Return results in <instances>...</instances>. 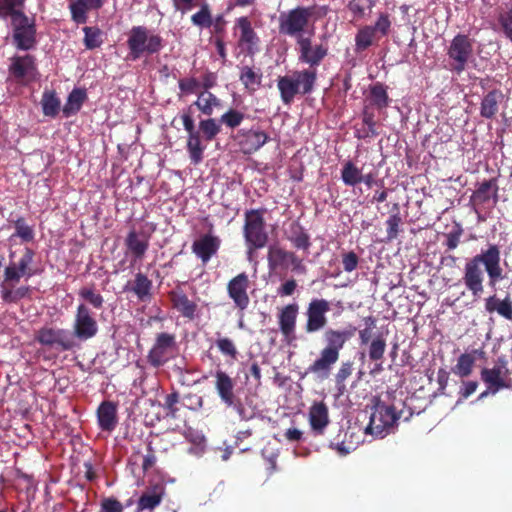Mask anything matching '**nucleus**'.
I'll use <instances>...</instances> for the list:
<instances>
[{
    "label": "nucleus",
    "instance_id": "f257e3e1",
    "mask_svg": "<svg viewBox=\"0 0 512 512\" xmlns=\"http://www.w3.org/2000/svg\"><path fill=\"white\" fill-rule=\"evenodd\" d=\"M500 262V249L495 244H490L486 250H481L479 254L466 261L463 282L466 289L474 297H480L484 290V272L481 266H484L488 275L489 286L495 288L496 284L503 279V269Z\"/></svg>",
    "mask_w": 512,
    "mask_h": 512
},
{
    "label": "nucleus",
    "instance_id": "f03ea898",
    "mask_svg": "<svg viewBox=\"0 0 512 512\" xmlns=\"http://www.w3.org/2000/svg\"><path fill=\"white\" fill-rule=\"evenodd\" d=\"M355 331L353 329H333L327 328L323 333L324 347L319 353V357L308 367L307 372L317 376V378L327 379L333 366L338 362L340 351L351 339Z\"/></svg>",
    "mask_w": 512,
    "mask_h": 512
},
{
    "label": "nucleus",
    "instance_id": "7ed1b4c3",
    "mask_svg": "<svg viewBox=\"0 0 512 512\" xmlns=\"http://www.w3.org/2000/svg\"><path fill=\"white\" fill-rule=\"evenodd\" d=\"M313 8L297 7L280 14L279 31L281 34L296 38V42L301 37L314 34V24L312 21Z\"/></svg>",
    "mask_w": 512,
    "mask_h": 512
},
{
    "label": "nucleus",
    "instance_id": "20e7f679",
    "mask_svg": "<svg viewBox=\"0 0 512 512\" xmlns=\"http://www.w3.org/2000/svg\"><path fill=\"white\" fill-rule=\"evenodd\" d=\"M317 72L315 69H304L294 71L290 75L281 76L277 80V87L280 91L281 100L289 105L298 94H309L312 92L316 82Z\"/></svg>",
    "mask_w": 512,
    "mask_h": 512
},
{
    "label": "nucleus",
    "instance_id": "39448f33",
    "mask_svg": "<svg viewBox=\"0 0 512 512\" xmlns=\"http://www.w3.org/2000/svg\"><path fill=\"white\" fill-rule=\"evenodd\" d=\"M163 38L145 26H133L127 39L129 57L137 60L144 55L159 53L163 48Z\"/></svg>",
    "mask_w": 512,
    "mask_h": 512
},
{
    "label": "nucleus",
    "instance_id": "423d86ee",
    "mask_svg": "<svg viewBox=\"0 0 512 512\" xmlns=\"http://www.w3.org/2000/svg\"><path fill=\"white\" fill-rule=\"evenodd\" d=\"M399 418L400 416L396 413L393 406L378 402L373 408L365 432L375 438L382 439L394 432Z\"/></svg>",
    "mask_w": 512,
    "mask_h": 512
},
{
    "label": "nucleus",
    "instance_id": "0eeeda50",
    "mask_svg": "<svg viewBox=\"0 0 512 512\" xmlns=\"http://www.w3.org/2000/svg\"><path fill=\"white\" fill-rule=\"evenodd\" d=\"M193 112V105H189L182 110L180 119L182 120L184 130L187 132L186 148L189 158L193 164L197 165L202 162L207 145L202 143L200 132H196Z\"/></svg>",
    "mask_w": 512,
    "mask_h": 512
},
{
    "label": "nucleus",
    "instance_id": "6e6552de",
    "mask_svg": "<svg viewBox=\"0 0 512 512\" xmlns=\"http://www.w3.org/2000/svg\"><path fill=\"white\" fill-rule=\"evenodd\" d=\"M447 55L451 70L462 73L473 57V41L464 34H457L450 42Z\"/></svg>",
    "mask_w": 512,
    "mask_h": 512
},
{
    "label": "nucleus",
    "instance_id": "1a4fd4ad",
    "mask_svg": "<svg viewBox=\"0 0 512 512\" xmlns=\"http://www.w3.org/2000/svg\"><path fill=\"white\" fill-rule=\"evenodd\" d=\"M330 303L323 298H313L306 309V323L304 326L307 334L316 333L324 329L328 323L327 313L330 311Z\"/></svg>",
    "mask_w": 512,
    "mask_h": 512
},
{
    "label": "nucleus",
    "instance_id": "9d476101",
    "mask_svg": "<svg viewBox=\"0 0 512 512\" xmlns=\"http://www.w3.org/2000/svg\"><path fill=\"white\" fill-rule=\"evenodd\" d=\"M97 333L98 323L93 312L85 303H80L74 317L73 335L79 340L85 341L93 338Z\"/></svg>",
    "mask_w": 512,
    "mask_h": 512
},
{
    "label": "nucleus",
    "instance_id": "9b49d317",
    "mask_svg": "<svg viewBox=\"0 0 512 512\" xmlns=\"http://www.w3.org/2000/svg\"><path fill=\"white\" fill-rule=\"evenodd\" d=\"M177 344L175 336L168 333L157 335L147 359L153 367H160L167 363L175 354Z\"/></svg>",
    "mask_w": 512,
    "mask_h": 512
},
{
    "label": "nucleus",
    "instance_id": "f8f14e48",
    "mask_svg": "<svg viewBox=\"0 0 512 512\" xmlns=\"http://www.w3.org/2000/svg\"><path fill=\"white\" fill-rule=\"evenodd\" d=\"M244 236L246 242L253 248H262L267 242V233L264 229V219L257 210L247 211L245 214Z\"/></svg>",
    "mask_w": 512,
    "mask_h": 512
},
{
    "label": "nucleus",
    "instance_id": "ddd939ff",
    "mask_svg": "<svg viewBox=\"0 0 512 512\" xmlns=\"http://www.w3.org/2000/svg\"><path fill=\"white\" fill-rule=\"evenodd\" d=\"M512 371L505 361L499 360L492 368H484L481 371V379L492 394L503 388L512 386Z\"/></svg>",
    "mask_w": 512,
    "mask_h": 512
},
{
    "label": "nucleus",
    "instance_id": "4468645a",
    "mask_svg": "<svg viewBox=\"0 0 512 512\" xmlns=\"http://www.w3.org/2000/svg\"><path fill=\"white\" fill-rule=\"evenodd\" d=\"M250 287L251 281L245 272L239 273L227 283V294L239 312H244L250 304Z\"/></svg>",
    "mask_w": 512,
    "mask_h": 512
},
{
    "label": "nucleus",
    "instance_id": "2eb2a0df",
    "mask_svg": "<svg viewBox=\"0 0 512 512\" xmlns=\"http://www.w3.org/2000/svg\"><path fill=\"white\" fill-rule=\"evenodd\" d=\"M312 35L301 37L296 42L298 46V60L310 66V69L318 66L328 53V47L322 43L313 44Z\"/></svg>",
    "mask_w": 512,
    "mask_h": 512
},
{
    "label": "nucleus",
    "instance_id": "dca6fc26",
    "mask_svg": "<svg viewBox=\"0 0 512 512\" xmlns=\"http://www.w3.org/2000/svg\"><path fill=\"white\" fill-rule=\"evenodd\" d=\"M14 27L13 39L18 49L29 50L35 44V28L23 13L14 14L12 19Z\"/></svg>",
    "mask_w": 512,
    "mask_h": 512
},
{
    "label": "nucleus",
    "instance_id": "f3484780",
    "mask_svg": "<svg viewBox=\"0 0 512 512\" xmlns=\"http://www.w3.org/2000/svg\"><path fill=\"white\" fill-rule=\"evenodd\" d=\"M234 29L239 32L237 45L241 52L249 56L258 52L260 40L247 17L237 18Z\"/></svg>",
    "mask_w": 512,
    "mask_h": 512
},
{
    "label": "nucleus",
    "instance_id": "a211bd4d",
    "mask_svg": "<svg viewBox=\"0 0 512 512\" xmlns=\"http://www.w3.org/2000/svg\"><path fill=\"white\" fill-rule=\"evenodd\" d=\"M36 340L44 346L57 347L64 351L74 346L73 336L61 328L43 327L37 331Z\"/></svg>",
    "mask_w": 512,
    "mask_h": 512
},
{
    "label": "nucleus",
    "instance_id": "6ab92c4d",
    "mask_svg": "<svg viewBox=\"0 0 512 512\" xmlns=\"http://www.w3.org/2000/svg\"><path fill=\"white\" fill-rule=\"evenodd\" d=\"M269 265L272 268H289L297 272H304L305 266L294 253L279 247H271L268 252Z\"/></svg>",
    "mask_w": 512,
    "mask_h": 512
},
{
    "label": "nucleus",
    "instance_id": "aec40b11",
    "mask_svg": "<svg viewBox=\"0 0 512 512\" xmlns=\"http://www.w3.org/2000/svg\"><path fill=\"white\" fill-rule=\"evenodd\" d=\"M239 146L243 153L252 154L263 147L269 140V136L260 129H242L238 132Z\"/></svg>",
    "mask_w": 512,
    "mask_h": 512
},
{
    "label": "nucleus",
    "instance_id": "412c9836",
    "mask_svg": "<svg viewBox=\"0 0 512 512\" xmlns=\"http://www.w3.org/2000/svg\"><path fill=\"white\" fill-rule=\"evenodd\" d=\"M308 420L313 433L322 435L330 422L328 406L323 401L314 402L309 408Z\"/></svg>",
    "mask_w": 512,
    "mask_h": 512
},
{
    "label": "nucleus",
    "instance_id": "4be33fe9",
    "mask_svg": "<svg viewBox=\"0 0 512 512\" xmlns=\"http://www.w3.org/2000/svg\"><path fill=\"white\" fill-rule=\"evenodd\" d=\"M298 312L299 306L297 303L288 304L279 312V329L287 339L294 337Z\"/></svg>",
    "mask_w": 512,
    "mask_h": 512
},
{
    "label": "nucleus",
    "instance_id": "5701e85b",
    "mask_svg": "<svg viewBox=\"0 0 512 512\" xmlns=\"http://www.w3.org/2000/svg\"><path fill=\"white\" fill-rule=\"evenodd\" d=\"M97 422L102 431L112 432L118 424L117 405L103 401L97 409Z\"/></svg>",
    "mask_w": 512,
    "mask_h": 512
},
{
    "label": "nucleus",
    "instance_id": "b1692460",
    "mask_svg": "<svg viewBox=\"0 0 512 512\" xmlns=\"http://www.w3.org/2000/svg\"><path fill=\"white\" fill-rule=\"evenodd\" d=\"M220 246L218 237L212 235H204L198 240L194 241L192 251L198 258L201 259L203 264H206L213 255L216 254Z\"/></svg>",
    "mask_w": 512,
    "mask_h": 512
},
{
    "label": "nucleus",
    "instance_id": "393cba45",
    "mask_svg": "<svg viewBox=\"0 0 512 512\" xmlns=\"http://www.w3.org/2000/svg\"><path fill=\"white\" fill-rule=\"evenodd\" d=\"M104 4L103 0H75L70 2L69 9L72 20L77 24L87 22V13L91 10H98Z\"/></svg>",
    "mask_w": 512,
    "mask_h": 512
},
{
    "label": "nucleus",
    "instance_id": "a878e982",
    "mask_svg": "<svg viewBox=\"0 0 512 512\" xmlns=\"http://www.w3.org/2000/svg\"><path fill=\"white\" fill-rule=\"evenodd\" d=\"M215 377V388L217 393L226 405H231L234 403V386L235 383L233 379L224 371L217 370L214 374Z\"/></svg>",
    "mask_w": 512,
    "mask_h": 512
},
{
    "label": "nucleus",
    "instance_id": "bb28decb",
    "mask_svg": "<svg viewBox=\"0 0 512 512\" xmlns=\"http://www.w3.org/2000/svg\"><path fill=\"white\" fill-rule=\"evenodd\" d=\"M498 186L496 179H490L483 181L479 184L477 189L471 196V202L474 207H482L491 200L492 197H496Z\"/></svg>",
    "mask_w": 512,
    "mask_h": 512
},
{
    "label": "nucleus",
    "instance_id": "cd10ccee",
    "mask_svg": "<svg viewBox=\"0 0 512 512\" xmlns=\"http://www.w3.org/2000/svg\"><path fill=\"white\" fill-rule=\"evenodd\" d=\"M16 282H11L3 279L0 283L1 299L6 303H16L22 298L26 297L30 291L28 286L17 287Z\"/></svg>",
    "mask_w": 512,
    "mask_h": 512
},
{
    "label": "nucleus",
    "instance_id": "c85d7f7f",
    "mask_svg": "<svg viewBox=\"0 0 512 512\" xmlns=\"http://www.w3.org/2000/svg\"><path fill=\"white\" fill-rule=\"evenodd\" d=\"M10 73L18 79L33 75L35 71L34 58L30 55L16 56L11 60Z\"/></svg>",
    "mask_w": 512,
    "mask_h": 512
},
{
    "label": "nucleus",
    "instance_id": "c756f323",
    "mask_svg": "<svg viewBox=\"0 0 512 512\" xmlns=\"http://www.w3.org/2000/svg\"><path fill=\"white\" fill-rule=\"evenodd\" d=\"M504 95L500 90H492L488 92L481 101L480 115L486 119H492L498 112L499 103L503 100Z\"/></svg>",
    "mask_w": 512,
    "mask_h": 512
},
{
    "label": "nucleus",
    "instance_id": "7c9ffc66",
    "mask_svg": "<svg viewBox=\"0 0 512 512\" xmlns=\"http://www.w3.org/2000/svg\"><path fill=\"white\" fill-rule=\"evenodd\" d=\"M485 310L488 313L496 312L507 320H512V300L509 296L501 300L496 295L485 299Z\"/></svg>",
    "mask_w": 512,
    "mask_h": 512
},
{
    "label": "nucleus",
    "instance_id": "2f4dec72",
    "mask_svg": "<svg viewBox=\"0 0 512 512\" xmlns=\"http://www.w3.org/2000/svg\"><path fill=\"white\" fill-rule=\"evenodd\" d=\"M125 244L128 250L136 259H142L148 250L149 239L145 235L137 233L135 230H131L125 240Z\"/></svg>",
    "mask_w": 512,
    "mask_h": 512
},
{
    "label": "nucleus",
    "instance_id": "473e14b6",
    "mask_svg": "<svg viewBox=\"0 0 512 512\" xmlns=\"http://www.w3.org/2000/svg\"><path fill=\"white\" fill-rule=\"evenodd\" d=\"M192 105L208 117L214 113L216 108L221 106V101L210 91L204 90L198 94L196 101Z\"/></svg>",
    "mask_w": 512,
    "mask_h": 512
},
{
    "label": "nucleus",
    "instance_id": "72a5a7b5",
    "mask_svg": "<svg viewBox=\"0 0 512 512\" xmlns=\"http://www.w3.org/2000/svg\"><path fill=\"white\" fill-rule=\"evenodd\" d=\"M86 98H87V94L84 89H80V88L73 89L69 93L66 103L62 109L63 115L65 117H71V116L77 114L80 111Z\"/></svg>",
    "mask_w": 512,
    "mask_h": 512
},
{
    "label": "nucleus",
    "instance_id": "f704fd0d",
    "mask_svg": "<svg viewBox=\"0 0 512 512\" xmlns=\"http://www.w3.org/2000/svg\"><path fill=\"white\" fill-rule=\"evenodd\" d=\"M196 132H200L202 143L206 144L205 142L212 141L221 132V123L217 119L208 116L199 121Z\"/></svg>",
    "mask_w": 512,
    "mask_h": 512
},
{
    "label": "nucleus",
    "instance_id": "c9c22d12",
    "mask_svg": "<svg viewBox=\"0 0 512 512\" xmlns=\"http://www.w3.org/2000/svg\"><path fill=\"white\" fill-rule=\"evenodd\" d=\"M152 281L143 273L135 275L131 290L140 301H147L151 297Z\"/></svg>",
    "mask_w": 512,
    "mask_h": 512
},
{
    "label": "nucleus",
    "instance_id": "e433bc0d",
    "mask_svg": "<svg viewBox=\"0 0 512 512\" xmlns=\"http://www.w3.org/2000/svg\"><path fill=\"white\" fill-rule=\"evenodd\" d=\"M380 37L373 30L371 25H366L358 30L355 36V46L357 51H364L370 47L374 41L379 40Z\"/></svg>",
    "mask_w": 512,
    "mask_h": 512
},
{
    "label": "nucleus",
    "instance_id": "4c0bfd02",
    "mask_svg": "<svg viewBox=\"0 0 512 512\" xmlns=\"http://www.w3.org/2000/svg\"><path fill=\"white\" fill-rule=\"evenodd\" d=\"M163 498V488L155 487L152 491L143 493L138 500V511L152 510L157 507Z\"/></svg>",
    "mask_w": 512,
    "mask_h": 512
},
{
    "label": "nucleus",
    "instance_id": "58836bf2",
    "mask_svg": "<svg viewBox=\"0 0 512 512\" xmlns=\"http://www.w3.org/2000/svg\"><path fill=\"white\" fill-rule=\"evenodd\" d=\"M15 232L11 235L10 240L19 238L22 242H32L35 238L33 226L29 225L23 217H18L13 221Z\"/></svg>",
    "mask_w": 512,
    "mask_h": 512
},
{
    "label": "nucleus",
    "instance_id": "ea45409f",
    "mask_svg": "<svg viewBox=\"0 0 512 512\" xmlns=\"http://www.w3.org/2000/svg\"><path fill=\"white\" fill-rule=\"evenodd\" d=\"M261 78V73L249 66H243L240 69L239 79L244 87L251 92H254L260 86Z\"/></svg>",
    "mask_w": 512,
    "mask_h": 512
},
{
    "label": "nucleus",
    "instance_id": "a19ab883",
    "mask_svg": "<svg viewBox=\"0 0 512 512\" xmlns=\"http://www.w3.org/2000/svg\"><path fill=\"white\" fill-rule=\"evenodd\" d=\"M174 307L187 318L192 319L195 316L196 304L192 302L185 294L175 293L172 295Z\"/></svg>",
    "mask_w": 512,
    "mask_h": 512
},
{
    "label": "nucleus",
    "instance_id": "79ce46f5",
    "mask_svg": "<svg viewBox=\"0 0 512 512\" xmlns=\"http://www.w3.org/2000/svg\"><path fill=\"white\" fill-rule=\"evenodd\" d=\"M41 105L43 114L54 118L59 113L61 102L54 91H45L41 99Z\"/></svg>",
    "mask_w": 512,
    "mask_h": 512
},
{
    "label": "nucleus",
    "instance_id": "37998d69",
    "mask_svg": "<svg viewBox=\"0 0 512 512\" xmlns=\"http://www.w3.org/2000/svg\"><path fill=\"white\" fill-rule=\"evenodd\" d=\"M362 171L353 162L344 163L341 170V179L347 186H356L361 183Z\"/></svg>",
    "mask_w": 512,
    "mask_h": 512
},
{
    "label": "nucleus",
    "instance_id": "c03bdc74",
    "mask_svg": "<svg viewBox=\"0 0 512 512\" xmlns=\"http://www.w3.org/2000/svg\"><path fill=\"white\" fill-rule=\"evenodd\" d=\"M78 295L95 309H101L103 307L104 298L93 286L82 287Z\"/></svg>",
    "mask_w": 512,
    "mask_h": 512
},
{
    "label": "nucleus",
    "instance_id": "a18cd8bd",
    "mask_svg": "<svg viewBox=\"0 0 512 512\" xmlns=\"http://www.w3.org/2000/svg\"><path fill=\"white\" fill-rule=\"evenodd\" d=\"M371 102L378 108H384L388 106L389 97L386 87L382 83H375L370 87Z\"/></svg>",
    "mask_w": 512,
    "mask_h": 512
},
{
    "label": "nucleus",
    "instance_id": "49530a36",
    "mask_svg": "<svg viewBox=\"0 0 512 512\" xmlns=\"http://www.w3.org/2000/svg\"><path fill=\"white\" fill-rule=\"evenodd\" d=\"M475 359L470 354H461L457 360L453 372L460 377H467L471 374Z\"/></svg>",
    "mask_w": 512,
    "mask_h": 512
},
{
    "label": "nucleus",
    "instance_id": "de8ad7c7",
    "mask_svg": "<svg viewBox=\"0 0 512 512\" xmlns=\"http://www.w3.org/2000/svg\"><path fill=\"white\" fill-rule=\"evenodd\" d=\"M191 22L201 29L211 27L213 21L209 6L203 4L200 10L192 15Z\"/></svg>",
    "mask_w": 512,
    "mask_h": 512
},
{
    "label": "nucleus",
    "instance_id": "09e8293b",
    "mask_svg": "<svg viewBox=\"0 0 512 512\" xmlns=\"http://www.w3.org/2000/svg\"><path fill=\"white\" fill-rule=\"evenodd\" d=\"M216 346L220 353L233 360L237 359L238 351L235 343L228 337L218 336L216 339Z\"/></svg>",
    "mask_w": 512,
    "mask_h": 512
},
{
    "label": "nucleus",
    "instance_id": "8fccbe9b",
    "mask_svg": "<svg viewBox=\"0 0 512 512\" xmlns=\"http://www.w3.org/2000/svg\"><path fill=\"white\" fill-rule=\"evenodd\" d=\"M84 44L87 49H95L102 44V32L96 27H84Z\"/></svg>",
    "mask_w": 512,
    "mask_h": 512
},
{
    "label": "nucleus",
    "instance_id": "3c124183",
    "mask_svg": "<svg viewBox=\"0 0 512 512\" xmlns=\"http://www.w3.org/2000/svg\"><path fill=\"white\" fill-rule=\"evenodd\" d=\"M24 0H0V18L11 16L14 19V14L22 13L18 8L23 6Z\"/></svg>",
    "mask_w": 512,
    "mask_h": 512
},
{
    "label": "nucleus",
    "instance_id": "603ef678",
    "mask_svg": "<svg viewBox=\"0 0 512 512\" xmlns=\"http://www.w3.org/2000/svg\"><path fill=\"white\" fill-rule=\"evenodd\" d=\"M244 114L238 110L230 109L220 117L219 121L228 128L234 129L241 125L244 120Z\"/></svg>",
    "mask_w": 512,
    "mask_h": 512
},
{
    "label": "nucleus",
    "instance_id": "864d4df0",
    "mask_svg": "<svg viewBox=\"0 0 512 512\" xmlns=\"http://www.w3.org/2000/svg\"><path fill=\"white\" fill-rule=\"evenodd\" d=\"M386 350V341L383 337L374 338L369 345V358L372 361H379L383 358Z\"/></svg>",
    "mask_w": 512,
    "mask_h": 512
},
{
    "label": "nucleus",
    "instance_id": "5fc2aeb1",
    "mask_svg": "<svg viewBox=\"0 0 512 512\" xmlns=\"http://www.w3.org/2000/svg\"><path fill=\"white\" fill-rule=\"evenodd\" d=\"M34 251L31 248L26 247L24 249L22 257L19 259L18 263H16V268L26 275L27 278L33 275V272L30 270V265L34 259Z\"/></svg>",
    "mask_w": 512,
    "mask_h": 512
},
{
    "label": "nucleus",
    "instance_id": "6e6d98bb",
    "mask_svg": "<svg viewBox=\"0 0 512 512\" xmlns=\"http://www.w3.org/2000/svg\"><path fill=\"white\" fill-rule=\"evenodd\" d=\"M371 26L380 38L386 36L391 28V20L389 15L386 13H381L375 24Z\"/></svg>",
    "mask_w": 512,
    "mask_h": 512
},
{
    "label": "nucleus",
    "instance_id": "4d7b16f0",
    "mask_svg": "<svg viewBox=\"0 0 512 512\" xmlns=\"http://www.w3.org/2000/svg\"><path fill=\"white\" fill-rule=\"evenodd\" d=\"M178 87L182 94H193L201 88V82L194 77L182 78L178 81Z\"/></svg>",
    "mask_w": 512,
    "mask_h": 512
},
{
    "label": "nucleus",
    "instance_id": "13d9d810",
    "mask_svg": "<svg viewBox=\"0 0 512 512\" xmlns=\"http://www.w3.org/2000/svg\"><path fill=\"white\" fill-rule=\"evenodd\" d=\"M400 223L401 217L398 213L390 215L389 218L387 219V237L389 240H392L397 237Z\"/></svg>",
    "mask_w": 512,
    "mask_h": 512
},
{
    "label": "nucleus",
    "instance_id": "bf43d9fd",
    "mask_svg": "<svg viewBox=\"0 0 512 512\" xmlns=\"http://www.w3.org/2000/svg\"><path fill=\"white\" fill-rule=\"evenodd\" d=\"M185 438L192 442L197 449L203 450V445L205 442V437L203 434L199 433L198 431L193 430L192 428H188L184 431Z\"/></svg>",
    "mask_w": 512,
    "mask_h": 512
},
{
    "label": "nucleus",
    "instance_id": "052dcab7",
    "mask_svg": "<svg viewBox=\"0 0 512 512\" xmlns=\"http://www.w3.org/2000/svg\"><path fill=\"white\" fill-rule=\"evenodd\" d=\"M21 277H26V275L24 273H21L16 268L15 262H10L9 265L5 268L4 279L11 282L19 283Z\"/></svg>",
    "mask_w": 512,
    "mask_h": 512
},
{
    "label": "nucleus",
    "instance_id": "680f3d73",
    "mask_svg": "<svg viewBox=\"0 0 512 512\" xmlns=\"http://www.w3.org/2000/svg\"><path fill=\"white\" fill-rule=\"evenodd\" d=\"M101 512H123V505L116 499L107 498L101 503Z\"/></svg>",
    "mask_w": 512,
    "mask_h": 512
},
{
    "label": "nucleus",
    "instance_id": "e2e57ef3",
    "mask_svg": "<svg viewBox=\"0 0 512 512\" xmlns=\"http://www.w3.org/2000/svg\"><path fill=\"white\" fill-rule=\"evenodd\" d=\"M343 268L346 272H352L357 268L358 256L354 252H348L343 255Z\"/></svg>",
    "mask_w": 512,
    "mask_h": 512
},
{
    "label": "nucleus",
    "instance_id": "0e129e2a",
    "mask_svg": "<svg viewBox=\"0 0 512 512\" xmlns=\"http://www.w3.org/2000/svg\"><path fill=\"white\" fill-rule=\"evenodd\" d=\"M462 231L461 229L456 231H451L448 234H446V240H445V246L448 250H454L457 248V246L460 243V237H461Z\"/></svg>",
    "mask_w": 512,
    "mask_h": 512
},
{
    "label": "nucleus",
    "instance_id": "69168bd1",
    "mask_svg": "<svg viewBox=\"0 0 512 512\" xmlns=\"http://www.w3.org/2000/svg\"><path fill=\"white\" fill-rule=\"evenodd\" d=\"M351 373H352L351 363H349V362L343 363L336 374V383L338 385L344 384V382L351 375Z\"/></svg>",
    "mask_w": 512,
    "mask_h": 512
},
{
    "label": "nucleus",
    "instance_id": "338daca9",
    "mask_svg": "<svg viewBox=\"0 0 512 512\" xmlns=\"http://www.w3.org/2000/svg\"><path fill=\"white\" fill-rule=\"evenodd\" d=\"M297 288V283L294 279L287 280L278 288V295L291 296Z\"/></svg>",
    "mask_w": 512,
    "mask_h": 512
},
{
    "label": "nucleus",
    "instance_id": "774afa93",
    "mask_svg": "<svg viewBox=\"0 0 512 512\" xmlns=\"http://www.w3.org/2000/svg\"><path fill=\"white\" fill-rule=\"evenodd\" d=\"M292 242L298 249L307 250L310 247L309 236L304 232L293 237Z\"/></svg>",
    "mask_w": 512,
    "mask_h": 512
}]
</instances>
